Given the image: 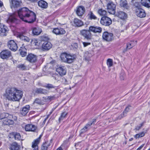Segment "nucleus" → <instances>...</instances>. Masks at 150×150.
Instances as JSON below:
<instances>
[{"label": "nucleus", "mask_w": 150, "mask_h": 150, "mask_svg": "<svg viewBox=\"0 0 150 150\" xmlns=\"http://www.w3.org/2000/svg\"><path fill=\"white\" fill-rule=\"evenodd\" d=\"M23 96L22 91L17 89L15 88L10 89V98L13 101H18L21 99Z\"/></svg>", "instance_id": "f03ea898"}, {"label": "nucleus", "mask_w": 150, "mask_h": 150, "mask_svg": "<svg viewBox=\"0 0 150 150\" xmlns=\"http://www.w3.org/2000/svg\"><path fill=\"white\" fill-rule=\"evenodd\" d=\"M135 12L137 16L140 18H144L146 16L144 10L141 8H136Z\"/></svg>", "instance_id": "9b49d317"}, {"label": "nucleus", "mask_w": 150, "mask_h": 150, "mask_svg": "<svg viewBox=\"0 0 150 150\" xmlns=\"http://www.w3.org/2000/svg\"><path fill=\"white\" fill-rule=\"evenodd\" d=\"M9 41H8V45L9 44Z\"/></svg>", "instance_id": "338daca9"}, {"label": "nucleus", "mask_w": 150, "mask_h": 150, "mask_svg": "<svg viewBox=\"0 0 150 150\" xmlns=\"http://www.w3.org/2000/svg\"><path fill=\"white\" fill-rule=\"evenodd\" d=\"M103 39L107 42H110L113 40V35L112 33L105 32H104L102 35Z\"/></svg>", "instance_id": "423d86ee"}, {"label": "nucleus", "mask_w": 150, "mask_h": 150, "mask_svg": "<svg viewBox=\"0 0 150 150\" xmlns=\"http://www.w3.org/2000/svg\"><path fill=\"white\" fill-rule=\"evenodd\" d=\"M60 57L62 62L69 64L72 63L75 59L74 55L66 52L62 53Z\"/></svg>", "instance_id": "7ed1b4c3"}, {"label": "nucleus", "mask_w": 150, "mask_h": 150, "mask_svg": "<svg viewBox=\"0 0 150 150\" xmlns=\"http://www.w3.org/2000/svg\"><path fill=\"white\" fill-rule=\"evenodd\" d=\"M144 146V144H142V145H141L137 149V150H140L142 149V148H143V147Z\"/></svg>", "instance_id": "6e6d98bb"}, {"label": "nucleus", "mask_w": 150, "mask_h": 150, "mask_svg": "<svg viewBox=\"0 0 150 150\" xmlns=\"http://www.w3.org/2000/svg\"><path fill=\"white\" fill-rule=\"evenodd\" d=\"M133 3L134 4V5L135 6V7L136 8H140L141 5L139 2H138L137 1H135V2H134V1H133Z\"/></svg>", "instance_id": "a18cd8bd"}, {"label": "nucleus", "mask_w": 150, "mask_h": 150, "mask_svg": "<svg viewBox=\"0 0 150 150\" xmlns=\"http://www.w3.org/2000/svg\"><path fill=\"white\" fill-rule=\"evenodd\" d=\"M89 30L91 31L94 33H100L102 31V28L99 27L90 26Z\"/></svg>", "instance_id": "aec40b11"}, {"label": "nucleus", "mask_w": 150, "mask_h": 150, "mask_svg": "<svg viewBox=\"0 0 150 150\" xmlns=\"http://www.w3.org/2000/svg\"><path fill=\"white\" fill-rule=\"evenodd\" d=\"M34 103H36L38 104H42V102L40 99L36 98L34 101Z\"/></svg>", "instance_id": "de8ad7c7"}, {"label": "nucleus", "mask_w": 150, "mask_h": 150, "mask_svg": "<svg viewBox=\"0 0 150 150\" xmlns=\"http://www.w3.org/2000/svg\"><path fill=\"white\" fill-rule=\"evenodd\" d=\"M91 31L89 30H82L80 31V34L82 36L84 39L88 40H90L92 38V35L90 32Z\"/></svg>", "instance_id": "39448f33"}, {"label": "nucleus", "mask_w": 150, "mask_h": 150, "mask_svg": "<svg viewBox=\"0 0 150 150\" xmlns=\"http://www.w3.org/2000/svg\"><path fill=\"white\" fill-rule=\"evenodd\" d=\"M127 4L126 0H120V5L121 6L126 7Z\"/></svg>", "instance_id": "a19ab883"}, {"label": "nucleus", "mask_w": 150, "mask_h": 150, "mask_svg": "<svg viewBox=\"0 0 150 150\" xmlns=\"http://www.w3.org/2000/svg\"><path fill=\"white\" fill-rule=\"evenodd\" d=\"M0 56L2 59H6L9 57V52L8 50H4L1 52Z\"/></svg>", "instance_id": "2eb2a0df"}, {"label": "nucleus", "mask_w": 150, "mask_h": 150, "mask_svg": "<svg viewBox=\"0 0 150 150\" xmlns=\"http://www.w3.org/2000/svg\"><path fill=\"white\" fill-rule=\"evenodd\" d=\"M131 107V106L130 105H128L125 108L123 111L124 113H125V115H127V113L130 110V108Z\"/></svg>", "instance_id": "49530a36"}, {"label": "nucleus", "mask_w": 150, "mask_h": 150, "mask_svg": "<svg viewBox=\"0 0 150 150\" xmlns=\"http://www.w3.org/2000/svg\"><path fill=\"white\" fill-rule=\"evenodd\" d=\"M67 113L65 112H64L61 113L59 120V121L63 120L65 118L67 115Z\"/></svg>", "instance_id": "4c0bfd02"}, {"label": "nucleus", "mask_w": 150, "mask_h": 150, "mask_svg": "<svg viewBox=\"0 0 150 150\" xmlns=\"http://www.w3.org/2000/svg\"><path fill=\"white\" fill-rule=\"evenodd\" d=\"M107 64L108 67H112L113 64V62L112 59H108L107 60Z\"/></svg>", "instance_id": "58836bf2"}, {"label": "nucleus", "mask_w": 150, "mask_h": 150, "mask_svg": "<svg viewBox=\"0 0 150 150\" xmlns=\"http://www.w3.org/2000/svg\"><path fill=\"white\" fill-rule=\"evenodd\" d=\"M17 36L21 40L25 42H30L29 38L26 35V33L24 32L19 33Z\"/></svg>", "instance_id": "9d476101"}, {"label": "nucleus", "mask_w": 150, "mask_h": 150, "mask_svg": "<svg viewBox=\"0 0 150 150\" xmlns=\"http://www.w3.org/2000/svg\"><path fill=\"white\" fill-rule=\"evenodd\" d=\"M143 123H142L139 125H137V126H136L135 128V129L137 131L139 130L140 129H141L142 127L143 126Z\"/></svg>", "instance_id": "8fccbe9b"}, {"label": "nucleus", "mask_w": 150, "mask_h": 150, "mask_svg": "<svg viewBox=\"0 0 150 150\" xmlns=\"http://www.w3.org/2000/svg\"><path fill=\"white\" fill-rule=\"evenodd\" d=\"M100 23L105 26H108L110 25L112 23V21L111 19L106 16L103 17L100 21Z\"/></svg>", "instance_id": "0eeeda50"}, {"label": "nucleus", "mask_w": 150, "mask_h": 150, "mask_svg": "<svg viewBox=\"0 0 150 150\" xmlns=\"http://www.w3.org/2000/svg\"><path fill=\"white\" fill-rule=\"evenodd\" d=\"M89 17L91 19L96 20L97 19V17L95 15L92 11H90L88 15Z\"/></svg>", "instance_id": "e433bc0d"}, {"label": "nucleus", "mask_w": 150, "mask_h": 150, "mask_svg": "<svg viewBox=\"0 0 150 150\" xmlns=\"http://www.w3.org/2000/svg\"><path fill=\"white\" fill-rule=\"evenodd\" d=\"M83 46L84 47H86L87 46L91 44V43L90 42H83Z\"/></svg>", "instance_id": "5fc2aeb1"}, {"label": "nucleus", "mask_w": 150, "mask_h": 150, "mask_svg": "<svg viewBox=\"0 0 150 150\" xmlns=\"http://www.w3.org/2000/svg\"><path fill=\"white\" fill-rule=\"evenodd\" d=\"M75 11L77 15L79 17H81L84 14L85 9L83 6H81L77 7Z\"/></svg>", "instance_id": "1a4fd4ad"}, {"label": "nucleus", "mask_w": 150, "mask_h": 150, "mask_svg": "<svg viewBox=\"0 0 150 150\" xmlns=\"http://www.w3.org/2000/svg\"><path fill=\"white\" fill-rule=\"evenodd\" d=\"M33 33L35 35H38L40 34L42 30L39 28H33Z\"/></svg>", "instance_id": "a878e982"}, {"label": "nucleus", "mask_w": 150, "mask_h": 150, "mask_svg": "<svg viewBox=\"0 0 150 150\" xmlns=\"http://www.w3.org/2000/svg\"><path fill=\"white\" fill-rule=\"evenodd\" d=\"M30 109V106L27 105L23 107L21 111V113L23 116H25L29 112Z\"/></svg>", "instance_id": "6ab92c4d"}, {"label": "nucleus", "mask_w": 150, "mask_h": 150, "mask_svg": "<svg viewBox=\"0 0 150 150\" xmlns=\"http://www.w3.org/2000/svg\"><path fill=\"white\" fill-rule=\"evenodd\" d=\"M52 32L53 33L57 35H59V28H54L53 30L52 31Z\"/></svg>", "instance_id": "c03bdc74"}, {"label": "nucleus", "mask_w": 150, "mask_h": 150, "mask_svg": "<svg viewBox=\"0 0 150 150\" xmlns=\"http://www.w3.org/2000/svg\"><path fill=\"white\" fill-rule=\"evenodd\" d=\"M17 119L16 116L13 115H10V125H13L15 121H16Z\"/></svg>", "instance_id": "c756f323"}, {"label": "nucleus", "mask_w": 150, "mask_h": 150, "mask_svg": "<svg viewBox=\"0 0 150 150\" xmlns=\"http://www.w3.org/2000/svg\"><path fill=\"white\" fill-rule=\"evenodd\" d=\"M4 96L8 100H9V89H6V93L4 94Z\"/></svg>", "instance_id": "79ce46f5"}, {"label": "nucleus", "mask_w": 150, "mask_h": 150, "mask_svg": "<svg viewBox=\"0 0 150 150\" xmlns=\"http://www.w3.org/2000/svg\"><path fill=\"white\" fill-rule=\"evenodd\" d=\"M11 8L17 7L21 4V0H11Z\"/></svg>", "instance_id": "a211bd4d"}, {"label": "nucleus", "mask_w": 150, "mask_h": 150, "mask_svg": "<svg viewBox=\"0 0 150 150\" xmlns=\"http://www.w3.org/2000/svg\"><path fill=\"white\" fill-rule=\"evenodd\" d=\"M145 134L144 132H142L136 134L134 136L136 139H137L144 137Z\"/></svg>", "instance_id": "ea45409f"}, {"label": "nucleus", "mask_w": 150, "mask_h": 150, "mask_svg": "<svg viewBox=\"0 0 150 150\" xmlns=\"http://www.w3.org/2000/svg\"><path fill=\"white\" fill-rule=\"evenodd\" d=\"M133 139V138H131V139H129V141H132Z\"/></svg>", "instance_id": "e2e57ef3"}, {"label": "nucleus", "mask_w": 150, "mask_h": 150, "mask_svg": "<svg viewBox=\"0 0 150 150\" xmlns=\"http://www.w3.org/2000/svg\"><path fill=\"white\" fill-rule=\"evenodd\" d=\"M56 150H63L62 148L61 147H59Z\"/></svg>", "instance_id": "bf43d9fd"}, {"label": "nucleus", "mask_w": 150, "mask_h": 150, "mask_svg": "<svg viewBox=\"0 0 150 150\" xmlns=\"http://www.w3.org/2000/svg\"><path fill=\"white\" fill-rule=\"evenodd\" d=\"M13 62L14 63V64L16 62V60H15V61H13Z\"/></svg>", "instance_id": "69168bd1"}, {"label": "nucleus", "mask_w": 150, "mask_h": 150, "mask_svg": "<svg viewBox=\"0 0 150 150\" xmlns=\"http://www.w3.org/2000/svg\"><path fill=\"white\" fill-rule=\"evenodd\" d=\"M45 87L48 88L49 89L54 88L55 87L52 84H48L45 85Z\"/></svg>", "instance_id": "09e8293b"}, {"label": "nucleus", "mask_w": 150, "mask_h": 150, "mask_svg": "<svg viewBox=\"0 0 150 150\" xmlns=\"http://www.w3.org/2000/svg\"><path fill=\"white\" fill-rule=\"evenodd\" d=\"M56 71L61 76L65 75L66 69L65 67L61 65H58L56 67Z\"/></svg>", "instance_id": "6e6552de"}, {"label": "nucleus", "mask_w": 150, "mask_h": 150, "mask_svg": "<svg viewBox=\"0 0 150 150\" xmlns=\"http://www.w3.org/2000/svg\"><path fill=\"white\" fill-rule=\"evenodd\" d=\"M142 4L147 8L150 7V0H141Z\"/></svg>", "instance_id": "bb28decb"}, {"label": "nucleus", "mask_w": 150, "mask_h": 150, "mask_svg": "<svg viewBox=\"0 0 150 150\" xmlns=\"http://www.w3.org/2000/svg\"><path fill=\"white\" fill-rule=\"evenodd\" d=\"M96 122L95 120H93L92 121H90L88 122L85 126L84 127L85 128L87 129V131L89 130L91 128V125L93 124H94Z\"/></svg>", "instance_id": "cd10ccee"}, {"label": "nucleus", "mask_w": 150, "mask_h": 150, "mask_svg": "<svg viewBox=\"0 0 150 150\" xmlns=\"http://www.w3.org/2000/svg\"><path fill=\"white\" fill-rule=\"evenodd\" d=\"M136 41H131L128 43L127 45V49L129 50L132 48L136 44Z\"/></svg>", "instance_id": "2f4dec72"}, {"label": "nucleus", "mask_w": 150, "mask_h": 150, "mask_svg": "<svg viewBox=\"0 0 150 150\" xmlns=\"http://www.w3.org/2000/svg\"><path fill=\"white\" fill-rule=\"evenodd\" d=\"M37 127L32 124H28L25 126V129L26 131L35 132L37 129Z\"/></svg>", "instance_id": "4468645a"}, {"label": "nucleus", "mask_w": 150, "mask_h": 150, "mask_svg": "<svg viewBox=\"0 0 150 150\" xmlns=\"http://www.w3.org/2000/svg\"><path fill=\"white\" fill-rule=\"evenodd\" d=\"M11 16H10V22L11 21V22H13V20H11Z\"/></svg>", "instance_id": "0e129e2a"}, {"label": "nucleus", "mask_w": 150, "mask_h": 150, "mask_svg": "<svg viewBox=\"0 0 150 150\" xmlns=\"http://www.w3.org/2000/svg\"><path fill=\"white\" fill-rule=\"evenodd\" d=\"M50 145V143L48 142H45L42 145L41 149L42 150H47L48 148Z\"/></svg>", "instance_id": "473e14b6"}, {"label": "nucleus", "mask_w": 150, "mask_h": 150, "mask_svg": "<svg viewBox=\"0 0 150 150\" xmlns=\"http://www.w3.org/2000/svg\"><path fill=\"white\" fill-rule=\"evenodd\" d=\"M19 51L20 54L22 57H24L26 56L27 54V52L26 51V49L24 47H21Z\"/></svg>", "instance_id": "c85d7f7f"}, {"label": "nucleus", "mask_w": 150, "mask_h": 150, "mask_svg": "<svg viewBox=\"0 0 150 150\" xmlns=\"http://www.w3.org/2000/svg\"><path fill=\"white\" fill-rule=\"evenodd\" d=\"M9 19V17L8 18V20H7V21H8V20Z\"/></svg>", "instance_id": "774afa93"}, {"label": "nucleus", "mask_w": 150, "mask_h": 150, "mask_svg": "<svg viewBox=\"0 0 150 150\" xmlns=\"http://www.w3.org/2000/svg\"><path fill=\"white\" fill-rule=\"evenodd\" d=\"M35 92L38 93L45 94L47 93V91L41 88H37Z\"/></svg>", "instance_id": "7c9ffc66"}, {"label": "nucleus", "mask_w": 150, "mask_h": 150, "mask_svg": "<svg viewBox=\"0 0 150 150\" xmlns=\"http://www.w3.org/2000/svg\"><path fill=\"white\" fill-rule=\"evenodd\" d=\"M87 130L84 127L80 131V134H82L85 132H87Z\"/></svg>", "instance_id": "3c124183"}, {"label": "nucleus", "mask_w": 150, "mask_h": 150, "mask_svg": "<svg viewBox=\"0 0 150 150\" xmlns=\"http://www.w3.org/2000/svg\"><path fill=\"white\" fill-rule=\"evenodd\" d=\"M32 44L36 46H39L40 44L41 41L37 39H34L32 40Z\"/></svg>", "instance_id": "72a5a7b5"}, {"label": "nucleus", "mask_w": 150, "mask_h": 150, "mask_svg": "<svg viewBox=\"0 0 150 150\" xmlns=\"http://www.w3.org/2000/svg\"><path fill=\"white\" fill-rule=\"evenodd\" d=\"M40 137H39L33 142L32 147L33 150H38V144L40 143Z\"/></svg>", "instance_id": "ddd939ff"}, {"label": "nucleus", "mask_w": 150, "mask_h": 150, "mask_svg": "<svg viewBox=\"0 0 150 150\" xmlns=\"http://www.w3.org/2000/svg\"><path fill=\"white\" fill-rule=\"evenodd\" d=\"M74 45H75V47L76 48L77 47L78 45H77V43H74Z\"/></svg>", "instance_id": "680f3d73"}, {"label": "nucleus", "mask_w": 150, "mask_h": 150, "mask_svg": "<svg viewBox=\"0 0 150 150\" xmlns=\"http://www.w3.org/2000/svg\"><path fill=\"white\" fill-rule=\"evenodd\" d=\"M10 149L11 150H20V146L17 143L14 142L11 144Z\"/></svg>", "instance_id": "b1692460"}, {"label": "nucleus", "mask_w": 150, "mask_h": 150, "mask_svg": "<svg viewBox=\"0 0 150 150\" xmlns=\"http://www.w3.org/2000/svg\"><path fill=\"white\" fill-rule=\"evenodd\" d=\"M17 67L20 70H25L26 69V66L24 64H21L18 65Z\"/></svg>", "instance_id": "c9c22d12"}, {"label": "nucleus", "mask_w": 150, "mask_h": 150, "mask_svg": "<svg viewBox=\"0 0 150 150\" xmlns=\"http://www.w3.org/2000/svg\"><path fill=\"white\" fill-rule=\"evenodd\" d=\"M10 135L14 137L15 140H20L21 139V136L19 133L16 132H12L10 133Z\"/></svg>", "instance_id": "5701e85b"}, {"label": "nucleus", "mask_w": 150, "mask_h": 150, "mask_svg": "<svg viewBox=\"0 0 150 150\" xmlns=\"http://www.w3.org/2000/svg\"><path fill=\"white\" fill-rule=\"evenodd\" d=\"M26 59L27 60L30 62L33 63L36 62L37 57L36 55L31 53L28 55Z\"/></svg>", "instance_id": "f8f14e48"}, {"label": "nucleus", "mask_w": 150, "mask_h": 150, "mask_svg": "<svg viewBox=\"0 0 150 150\" xmlns=\"http://www.w3.org/2000/svg\"><path fill=\"white\" fill-rule=\"evenodd\" d=\"M126 115L124 113V112H123L122 113L120 114L118 117L117 119L119 120L121 119L123 117H124Z\"/></svg>", "instance_id": "603ef678"}, {"label": "nucleus", "mask_w": 150, "mask_h": 150, "mask_svg": "<svg viewBox=\"0 0 150 150\" xmlns=\"http://www.w3.org/2000/svg\"><path fill=\"white\" fill-rule=\"evenodd\" d=\"M67 81L66 79L65 78L62 79V82L65 83H66V82Z\"/></svg>", "instance_id": "4d7b16f0"}, {"label": "nucleus", "mask_w": 150, "mask_h": 150, "mask_svg": "<svg viewBox=\"0 0 150 150\" xmlns=\"http://www.w3.org/2000/svg\"><path fill=\"white\" fill-rule=\"evenodd\" d=\"M117 16L121 19L125 20L127 17V14L124 12L120 11L117 12Z\"/></svg>", "instance_id": "412c9836"}, {"label": "nucleus", "mask_w": 150, "mask_h": 150, "mask_svg": "<svg viewBox=\"0 0 150 150\" xmlns=\"http://www.w3.org/2000/svg\"><path fill=\"white\" fill-rule=\"evenodd\" d=\"M120 78L121 79V80H123L124 79V78L122 76H120Z\"/></svg>", "instance_id": "052dcab7"}, {"label": "nucleus", "mask_w": 150, "mask_h": 150, "mask_svg": "<svg viewBox=\"0 0 150 150\" xmlns=\"http://www.w3.org/2000/svg\"><path fill=\"white\" fill-rule=\"evenodd\" d=\"M11 28V29L12 31L13 32V33L14 35H15L16 34V32L14 30L15 29V28L14 27L10 26Z\"/></svg>", "instance_id": "864d4df0"}, {"label": "nucleus", "mask_w": 150, "mask_h": 150, "mask_svg": "<svg viewBox=\"0 0 150 150\" xmlns=\"http://www.w3.org/2000/svg\"><path fill=\"white\" fill-rule=\"evenodd\" d=\"M98 14L101 16H104L106 15L107 12L106 11L102 9H99L98 11Z\"/></svg>", "instance_id": "f704fd0d"}, {"label": "nucleus", "mask_w": 150, "mask_h": 150, "mask_svg": "<svg viewBox=\"0 0 150 150\" xmlns=\"http://www.w3.org/2000/svg\"><path fill=\"white\" fill-rule=\"evenodd\" d=\"M107 8L108 12L111 14H114L115 13L116 5L111 1L107 2Z\"/></svg>", "instance_id": "20e7f679"}, {"label": "nucleus", "mask_w": 150, "mask_h": 150, "mask_svg": "<svg viewBox=\"0 0 150 150\" xmlns=\"http://www.w3.org/2000/svg\"><path fill=\"white\" fill-rule=\"evenodd\" d=\"M38 5L41 8H46L47 7V3L43 0H40L38 1Z\"/></svg>", "instance_id": "393cba45"}, {"label": "nucleus", "mask_w": 150, "mask_h": 150, "mask_svg": "<svg viewBox=\"0 0 150 150\" xmlns=\"http://www.w3.org/2000/svg\"><path fill=\"white\" fill-rule=\"evenodd\" d=\"M3 6V2L0 0V7H1Z\"/></svg>", "instance_id": "13d9d810"}, {"label": "nucleus", "mask_w": 150, "mask_h": 150, "mask_svg": "<svg viewBox=\"0 0 150 150\" xmlns=\"http://www.w3.org/2000/svg\"><path fill=\"white\" fill-rule=\"evenodd\" d=\"M59 35H63L65 34L66 32L63 28H59Z\"/></svg>", "instance_id": "37998d69"}, {"label": "nucleus", "mask_w": 150, "mask_h": 150, "mask_svg": "<svg viewBox=\"0 0 150 150\" xmlns=\"http://www.w3.org/2000/svg\"><path fill=\"white\" fill-rule=\"evenodd\" d=\"M18 48L16 42L13 40H10V50L13 51H16Z\"/></svg>", "instance_id": "f3484780"}, {"label": "nucleus", "mask_w": 150, "mask_h": 150, "mask_svg": "<svg viewBox=\"0 0 150 150\" xmlns=\"http://www.w3.org/2000/svg\"><path fill=\"white\" fill-rule=\"evenodd\" d=\"M74 23L76 26L80 27L83 25V22L77 18H75L74 20Z\"/></svg>", "instance_id": "4be33fe9"}, {"label": "nucleus", "mask_w": 150, "mask_h": 150, "mask_svg": "<svg viewBox=\"0 0 150 150\" xmlns=\"http://www.w3.org/2000/svg\"><path fill=\"white\" fill-rule=\"evenodd\" d=\"M52 45L49 42H45L42 45V47L43 49L45 50H48L52 47Z\"/></svg>", "instance_id": "dca6fc26"}, {"label": "nucleus", "mask_w": 150, "mask_h": 150, "mask_svg": "<svg viewBox=\"0 0 150 150\" xmlns=\"http://www.w3.org/2000/svg\"><path fill=\"white\" fill-rule=\"evenodd\" d=\"M18 14L20 18L25 22L32 23L36 20L35 13L27 8L23 7L20 9L18 11Z\"/></svg>", "instance_id": "f257e3e1"}]
</instances>
